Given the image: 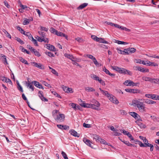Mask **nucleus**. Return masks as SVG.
<instances>
[{
	"instance_id": "1",
	"label": "nucleus",
	"mask_w": 159,
	"mask_h": 159,
	"mask_svg": "<svg viewBox=\"0 0 159 159\" xmlns=\"http://www.w3.org/2000/svg\"><path fill=\"white\" fill-rule=\"evenodd\" d=\"M134 104L137 106L140 112H143L146 111L145 107H144V104L143 102H140L137 100L135 101Z\"/></svg>"
},
{
	"instance_id": "2",
	"label": "nucleus",
	"mask_w": 159,
	"mask_h": 159,
	"mask_svg": "<svg viewBox=\"0 0 159 159\" xmlns=\"http://www.w3.org/2000/svg\"><path fill=\"white\" fill-rule=\"evenodd\" d=\"M129 114L133 117H134L137 121H142V119L141 118L140 116L137 113L134 112H130Z\"/></svg>"
},
{
	"instance_id": "3",
	"label": "nucleus",
	"mask_w": 159,
	"mask_h": 159,
	"mask_svg": "<svg viewBox=\"0 0 159 159\" xmlns=\"http://www.w3.org/2000/svg\"><path fill=\"white\" fill-rule=\"evenodd\" d=\"M65 115L63 114H59V116H57V117L55 119V120L57 122H62L65 120Z\"/></svg>"
},
{
	"instance_id": "4",
	"label": "nucleus",
	"mask_w": 159,
	"mask_h": 159,
	"mask_svg": "<svg viewBox=\"0 0 159 159\" xmlns=\"http://www.w3.org/2000/svg\"><path fill=\"white\" fill-rule=\"evenodd\" d=\"M119 72L120 74H127L130 75H132V73L131 72L122 68H120Z\"/></svg>"
},
{
	"instance_id": "5",
	"label": "nucleus",
	"mask_w": 159,
	"mask_h": 159,
	"mask_svg": "<svg viewBox=\"0 0 159 159\" xmlns=\"http://www.w3.org/2000/svg\"><path fill=\"white\" fill-rule=\"evenodd\" d=\"M111 96H109L108 97L109 100L113 103H114L115 104H118L119 103V101L116 97L111 94Z\"/></svg>"
},
{
	"instance_id": "6",
	"label": "nucleus",
	"mask_w": 159,
	"mask_h": 159,
	"mask_svg": "<svg viewBox=\"0 0 159 159\" xmlns=\"http://www.w3.org/2000/svg\"><path fill=\"white\" fill-rule=\"evenodd\" d=\"M123 84L126 86H136V83H134L133 81H131L130 80H127L125 81Z\"/></svg>"
},
{
	"instance_id": "7",
	"label": "nucleus",
	"mask_w": 159,
	"mask_h": 159,
	"mask_svg": "<svg viewBox=\"0 0 159 159\" xmlns=\"http://www.w3.org/2000/svg\"><path fill=\"white\" fill-rule=\"evenodd\" d=\"M31 64H33L34 66L36 67L39 69H44V66L40 63L38 64L35 62H32Z\"/></svg>"
},
{
	"instance_id": "8",
	"label": "nucleus",
	"mask_w": 159,
	"mask_h": 159,
	"mask_svg": "<svg viewBox=\"0 0 159 159\" xmlns=\"http://www.w3.org/2000/svg\"><path fill=\"white\" fill-rule=\"evenodd\" d=\"M32 83L36 87L39 89H43V88L42 85L36 81H32Z\"/></svg>"
},
{
	"instance_id": "9",
	"label": "nucleus",
	"mask_w": 159,
	"mask_h": 159,
	"mask_svg": "<svg viewBox=\"0 0 159 159\" xmlns=\"http://www.w3.org/2000/svg\"><path fill=\"white\" fill-rule=\"evenodd\" d=\"M83 141L87 145L92 148H93L91 146L92 142L89 140L85 138H84L83 139Z\"/></svg>"
},
{
	"instance_id": "10",
	"label": "nucleus",
	"mask_w": 159,
	"mask_h": 159,
	"mask_svg": "<svg viewBox=\"0 0 159 159\" xmlns=\"http://www.w3.org/2000/svg\"><path fill=\"white\" fill-rule=\"evenodd\" d=\"M46 46L47 47L46 48H47L49 50L54 52L56 51L55 47L53 45H51L50 44H46Z\"/></svg>"
},
{
	"instance_id": "11",
	"label": "nucleus",
	"mask_w": 159,
	"mask_h": 159,
	"mask_svg": "<svg viewBox=\"0 0 159 159\" xmlns=\"http://www.w3.org/2000/svg\"><path fill=\"white\" fill-rule=\"evenodd\" d=\"M57 126L59 128L65 130H68L69 128V127L68 126L66 125H57Z\"/></svg>"
},
{
	"instance_id": "12",
	"label": "nucleus",
	"mask_w": 159,
	"mask_h": 159,
	"mask_svg": "<svg viewBox=\"0 0 159 159\" xmlns=\"http://www.w3.org/2000/svg\"><path fill=\"white\" fill-rule=\"evenodd\" d=\"M69 132L70 133L71 135L75 137H79L80 136V134H78L77 132H76L74 129L70 130L69 131Z\"/></svg>"
},
{
	"instance_id": "13",
	"label": "nucleus",
	"mask_w": 159,
	"mask_h": 159,
	"mask_svg": "<svg viewBox=\"0 0 159 159\" xmlns=\"http://www.w3.org/2000/svg\"><path fill=\"white\" fill-rule=\"evenodd\" d=\"M157 95L155 94H146L145 95V97L148 98H151L152 99L156 100V96Z\"/></svg>"
},
{
	"instance_id": "14",
	"label": "nucleus",
	"mask_w": 159,
	"mask_h": 159,
	"mask_svg": "<svg viewBox=\"0 0 159 159\" xmlns=\"http://www.w3.org/2000/svg\"><path fill=\"white\" fill-rule=\"evenodd\" d=\"M63 89L64 91L66 93H73L72 89L71 88L65 86L63 87Z\"/></svg>"
},
{
	"instance_id": "15",
	"label": "nucleus",
	"mask_w": 159,
	"mask_h": 159,
	"mask_svg": "<svg viewBox=\"0 0 159 159\" xmlns=\"http://www.w3.org/2000/svg\"><path fill=\"white\" fill-rule=\"evenodd\" d=\"M88 5V3H84L80 5L78 7H77V10H81L84 8Z\"/></svg>"
},
{
	"instance_id": "16",
	"label": "nucleus",
	"mask_w": 159,
	"mask_h": 159,
	"mask_svg": "<svg viewBox=\"0 0 159 159\" xmlns=\"http://www.w3.org/2000/svg\"><path fill=\"white\" fill-rule=\"evenodd\" d=\"M103 70L104 71L106 74H108L110 76H112L115 75V74L111 73L110 71L105 68V67H104L103 68Z\"/></svg>"
},
{
	"instance_id": "17",
	"label": "nucleus",
	"mask_w": 159,
	"mask_h": 159,
	"mask_svg": "<svg viewBox=\"0 0 159 159\" xmlns=\"http://www.w3.org/2000/svg\"><path fill=\"white\" fill-rule=\"evenodd\" d=\"M150 147V151L151 152H152L153 151L154 146L152 144L148 143H145L144 147Z\"/></svg>"
},
{
	"instance_id": "18",
	"label": "nucleus",
	"mask_w": 159,
	"mask_h": 159,
	"mask_svg": "<svg viewBox=\"0 0 159 159\" xmlns=\"http://www.w3.org/2000/svg\"><path fill=\"white\" fill-rule=\"evenodd\" d=\"M1 58L2 59L1 60H2V61L5 64H8L6 56L4 55H2V56L1 57Z\"/></svg>"
},
{
	"instance_id": "19",
	"label": "nucleus",
	"mask_w": 159,
	"mask_h": 159,
	"mask_svg": "<svg viewBox=\"0 0 159 159\" xmlns=\"http://www.w3.org/2000/svg\"><path fill=\"white\" fill-rule=\"evenodd\" d=\"M152 78L149 77H142L143 80L146 81H149L151 83L152 82Z\"/></svg>"
},
{
	"instance_id": "20",
	"label": "nucleus",
	"mask_w": 159,
	"mask_h": 159,
	"mask_svg": "<svg viewBox=\"0 0 159 159\" xmlns=\"http://www.w3.org/2000/svg\"><path fill=\"white\" fill-rule=\"evenodd\" d=\"M99 39L98 41V42L99 43L107 44H108L109 43L107 41L105 40L103 38H99Z\"/></svg>"
},
{
	"instance_id": "21",
	"label": "nucleus",
	"mask_w": 159,
	"mask_h": 159,
	"mask_svg": "<svg viewBox=\"0 0 159 159\" xmlns=\"http://www.w3.org/2000/svg\"><path fill=\"white\" fill-rule=\"evenodd\" d=\"M135 123H136L141 128H145L146 127V126L142 123L137 122V121H135Z\"/></svg>"
},
{
	"instance_id": "22",
	"label": "nucleus",
	"mask_w": 159,
	"mask_h": 159,
	"mask_svg": "<svg viewBox=\"0 0 159 159\" xmlns=\"http://www.w3.org/2000/svg\"><path fill=\"white\" fill-rule=\"evenodd\" d=\"M93 139L95 140L97 142H99V141H100V139L101 138L100 137L96 134H93Z\"/></svg>"
},
{
	"instance_id": "23",
	"label": "nucleus",
	"mask_w": 159,
	"mask_h": 159,
	"mask_svg": "<svg viewBox=\"0 0 159 159\" xmlns=\"http://www.w3.org/2000/svg\"><path fill=\"white\" fill-rule=\"evenodd\" d=\"M16 28L18 30H19L20 32L24 35L25 34V32L19 26H17Z\"/></svg>"
},
{
	"instance_id": "24",
	"label": "nucleus",
	"mask_w": 159,
	"mask_h": 159,
	"mask_svg": "<svg viewBox=\"0 0 159 159\" xmlns=\"http://www.w3.org/2000/svg\"><path fill=\"white\" fill-rule=\"evenodd\" d=\"M65 56L66 57L68 58L71 60L72 61H73V59H74V58L72 55L68 54L67 53H65Z\"/></svg>"
},
{
	"instance_id": "25",
	"label": "nucleus",
	"mask_w": 159,
	"mask_h": 159,
	"mask_svg": "<svg viewBox=\"0 0 159 159\" xmlns=\"http://www.w3.org/2000/svg\"><path fill=\"white\" fill-rule=\"evenodd\" d=\"M89 104L88 103H82L81 104H80V105L82 107L84 108H89V106H90Z\"/></svg>"
},
{
	"instance_id": "26",
	"label": "nucleus",
	"mask_w": 159,
	"mask_h": 159,
	"mask_svg": "<svg viewBox=\"0 0 159 159\" xmlns=\"http://www.w3.org/2000/svg\"><path fill=\"white\" fill-rule=\"evenodd\" d=\"M85 89L86 91H87L88 92H93L95 91V89H93V88L88 87L85 88Z\"/></svg>"
},
{
	"instance_id": "27",
	"label": "nucleus",
	"mask_w": 159,
	"mask_h": 159,
	"mask_svg": "<svg viewBox=\"0 0 159 159\" xmlns=\"http://www.w3.org/2000/svg\"><path fill=\"white\" fill-rule=\"evenodd\" d=\"M115 43H117L119 44L126 45L128 44L127 43L119 40H115Z\"/></svg>"
},
{
	"instance_id": "28",
	"label": "nucleus",
	"mask_w": 159,
	"mask_h": 159,
	"mask_svg": "<svg viewBox=\"0 0 159 159\" xmlns=\"http://www.w3.org/2000/svg\"><path fill=\"white\" fill-rule=\"evenodd\" d=\"M92 102L95 104L97 107H99L100 106V103L98 101L94 99H93L92 101Z\"/></svg>"
},
{
	"instance_id": "29",
	"label": "nucleus",
	"mask_w": 159,
	"mask_h": 159,
	"mask_svg": "<svg viewBox=\"0 0 159 159\" xmlns=\"http://www.w3.org/2000/svg\"><path fill=\"white\" fill-rule=\"evenodd\" d=\"M19 60L20 61L22 62L25 64L26 65H29V63H28L27 61L25 60V59H24L22 57H20L19 58Z\"/></svg>"
},
{
	"instance_id": "30",
	"label": "nucleus",
	"mask_w": 159,
	"mask_h": 159,
	"mask_svg": "<svg viewBox=\"0 0 159 159\" xmlns=\"http://www.w3.org/2000/svg\"><path fill=\"white\" fill-rule=\"evenodd\" d=\"M45 53L49 57H54L55 56L53 53L50 52L46 51L45 52Z\"/></svg>"
},
{
	"instance_id": "31",
	"label": "nucleus",
	"mask_w": 159,
	"mask_h": 159,
	"mask_svg": "<svg viewBox=\"0 0 159 159\" xmlns=\"http://www.w3.org/2000/svg\"><path fill=\"white\" fill-rule=\"evenodd\" d=\"M129 48V51H128L129 53H132L135 52L136 51V49L134 48Z\"/></svg>"
},
{
	"instance_id": "32",
	"label": "nucleus",
	"mask_w": 159,
	"mask_h": 159,
	"mask_svg": "<svg viewBox=\"0 0 159 159\" xmlns=\"http://www.w3.org/2000/svg\"><path fill=\"white\" fill-rule=\"evenodd\" d=\"M155 84H159V79L152 78V82Z\"/></svg>"
},
{
	"instance_id": "33",
	"label": "nucleus",
	"mask_w": 159,
	"mask_h": 159,
	"mask_svg": "<svg viewBox=\"0 0 159 159\" xmlns=\"http://www.w3.org/2000/svg\"><path fill=\"white\" fill-rule=\"evenodd\" d=\"M15 39L18 42H19L21 44H23L24 43V41L21 40L20 39L18 38L17 37H15Z\"/></svg>"
},
{
	"instance_id": "34",
	"label": "nucleus",
	"mask_w": 159,
	"mask_h": 159,
	"mask_svg": "<svg viewBox=\"0 0 159 159\" xmlns=\"http://www.w3.org/2000/svg\"><path fill=\"white\" fill-rule=\"evenodd\" d=\"M93 62H94V64L95 65L97 66L100 67L101 66V64L99 63L98 62V61L96 60V59H94V60H93Z\"/></svg>"
},
{
	"instance_id": "35",
	"label": "nucleus",
	"mask_w": 159,
	"mask_h": 159,
	"mask_svg": "<svg viewBox=\"0 0 159 159\" xmlns=\"http://www.w3.org/2000/svg\"><path fill=\"white\" fill-rule=\"evenodd\" d=\"M96 106L95 105L93 104H90V106H89V108H91L93 109H95L96 110H98V107H96L95 106Z\"/></svg>"
},
{
	"instance_id": "36",
	"label": "nucleus",
	"mask_w": 159,
	"mask_h": 159,
	"mask_svg": "<svg viewBox=\"0 0 159 159\" xmlns=\"http://www.w3.org/2000/svg\"><path fill=\"white\" fill-rule=\"evenodd\" d=\"M125 90L127 92L134 93V89H126Z\"/></svg>"
},
{
	"instance_id": "37",
	"label": "nucleus",
	"mask_w": 159,
	"mask_h": 159,
	"mask_svg": "<svg viewBox=\"0 0 159 159\" xmlns=\"http://www.w3.org/2000/svg\"><path fill=\"white\" fill-rule=\"evenodd\" d=\"M102 93L103 95L106 96L108 98L109 96H111V94L109 93L108 92L104 90V92H103Z\"/></svg>"
},
{
	"instance_id": "38",
	"label": "nucleus",
	"mask_w": 159,
	"mask_h": 159,
	"mask_svg": "<svg viewBox=\"0 0 159 159\" xmlns=\"http://www.w3.org/2000/svg\"><path fill=\"white\" fill-rule=\"evenodd\" d=\"M133 68L134 70H138L140 71V70H141V67L139 66H134Z\"/></svg>"
},
{
	"instance_id": "39",
	"label": "nucleus",
	"mask_w": 159,
	"mask_h": 159,
	"mask_svg": "<svg viewBox=\"0 0 159 159\" xmlns=\"http://www.w3.org/2000/svg\"><path fill=\"white\" fill-rule=\"evenodd\" d=\"M111 68L114 70H115L118 72L120 69V68L118 66H111Z\"/></svg>"
},
{
	"instance_id": "40",
	"label": "nucleus",
	"mask_w": 159,
	"mask_h": 159,
	"mask_svg": "<svg viewBox=\"0 0 159 159\" xmlns=\"http://www.w3.org/2000/svg\"><path fill=\"white\" fill-rule=\"evenodd\" d=\"M99 142H100V143H102L103 144H107V143L106 142L105 140L101 138L100 139V141H99Z\"/></svg>"
},
{
	"instance_id": "41",
	"label": "nucleus",
	"mask_w": 159,
	"mask_h": 159,
	"mask_svg": "<svg viewBox=\"0 0 159 159\" xmlns=\"http://www.w3.org/2000/svg\"><path fill=\"white\" fill-rule=\"evenodd\" d=\"M91 38L93 39L97 42L98 41V39H99V38L94 35H92L91 36Z\"/></svg>"
},
{
	"instance_id": "42",
	"label": "nucleus",
	"mask_w": 159,
	"mask_h": 159,
	"mask_svg": "<svg viewBox=\"0 0 159 159\" xmlns=\"http://www.w3.org/2000/svg\"><path fill=\"white\" fill-rule=\"evenodd\" d=\"M70 105L75 110H76V108L77 106L76 104L74 103H70Z\"/></svg>"
},
{
	"instance_id": "43",
	"label": "nucleus",
	"mask_w": 159,
	"mask_h": 159,
	"mask_svg": "<svg viewBox=\"0 0 159 159\" xmlns=\"http://www.w3.org/2000/svg\"><path fill=\"white\" fill-rule=\"evenodd\" d=\"M52 93L53 94H54L56 97H57L58 98H61V97L60 96V95H59L58 93H56V92L52 91Z\"/></svg>"
},
{
	"instance_id": "44",
	"label": "nucleus",
	"mask_w": 159,
	"mask_h": 159,
	"mask_svg": "<svg viewBox=\"0 0 159 159\" xmlns=\"http://www.w3.org/2000/svg\"><path fill=\"white\" fill-rule=\"evenodd\" d=\"M83 126L85 128H89L91 127V125L84 123L83 124Z\"/></svg>"
},
{
	"instance_id": "45",
	"label": "nucleus",
	"mask_w": 159,
	"mask_h": 159,
	"mask_svg": "<svg viewBox=\"0 0 159 159\" xmlns=\"http://www.w3.org/2000/svg\"><path fill=\"white\" fill-rule=\"evenodd\" d=\"M48 29L44 27L40 26V30L41 31H44L46 32L48 31Z\"/></svg>"
},
{
	"instance_id": "46",
	"label": "nucleus",
	"mask_w": 159,
	"mask_h": 159,
	"mask_svg": "<svg viewBox=\"0 0 159 159\" xmlns=\"http://www.w3.org/2000/svg\"><path fill=\"white\" fill-rule=\"evenodd\" d=\"M25 35L28 37V38L30 39L31 38L32 36V35L29 32H27Z\"/></svg>"
},
{
	"instance_id": "47",
	"label": "nucleus",
	"mask_w": 159,
	"mask_h": 159,
	"mask_svg": "<svg viewBox=\"0 0 159 159\" xmlns=\"http://www.w3.org/2000/svg\"><path fill=\"white\" fill-rule=\"evenodd\" d=\"M141 70H140V71L142 72H148L149 71V70L148 69H145L144 68H142V67Z\"/></svg>"
},
{
	"instance_id": "48",
	"label": "nucleus",
	"mask_w": 159,
	"mask_h": 159,
	"mask_svg": "<svg viewBox=\"0 0 159 159\" xmlns=\"http://www.w3.org/2000/svg\"><path fill=\"white\" fill-rule=\"evenodd\" d=\"M30 23L29 20L27 19H25L23 22L24 25H26Z\"/></svg>"
},
{
	"instance_id": "49",
	"label": "nucleus",
	"mask_w": 159,
	"mask_h": 159,
	"mask_svg": "<svg viewBox=\"0 0 159 159\" xmlns=\"http://www.w3.org/2000/svg\"><path fill=\"white\" fill-rule=\"evenodd\" d=\"M33 53L35 55L37 56L38 57H39L41 56V55L39 52L38 51H36V50L33 52Z\"/></svg>"
},
{
	"instance_id": "50",
	"label": "nucleus",
	"mask_w": 159,
	"mask_h": 159,
	"mask_svg": "<svg viewBox=\"0 0 159 159\" xmlns=\"http://www.w3.org/2000/svg\"><path fill=\"white\" fill-rule=\"evenodd\" d=\"M87 56L89 58L91 59L93 61L94 60V59L96 58L91 55L88 54L87 55Z\"/></svg>"
},
{
	"instance_id": "51",
	"label": "nucleus",
	"mask_w": 159,
	"mask_h": 159,
	"mask_svg": "<svg viewBox=\"0 0 159 159\" xmlns=\"http://www.w3.org/2000/svg\"><path fill=\"white\" fill-rule=\"evenodd\" d=\"M151 100L147 99H144L143 102L144 103H146L148 104H151Z\"/></svg>"
},
{
	"instance_id": "52",
	"label": "nucleus",
	"mask_w": 159,
	"mask_h": 159,
	"mask_svg": "<svg viewBox=\"0 0 159 159\" xmlns=\"http://www.w3.org/2000/svg\"><path fill=\"white\" fill-rule=\"evenodd\" d=\"M7 78L5 76H0V80H2V81L5 82L7 80Z\"/></svg>"
},
{
	"instance_id": "53",
	"label": "nucleus",
	"mask_w": 159,
	"mask_h": 159,
	"mask_svg": "<svg viewBox=\"0 0 159 159\" xmlns=\"http://www.w3.org/2000/svg\"><path fill=\"white\" fill-rule=\"evenodd\" d=\"M91 77L93 79L96 80H97L99 78L97 76L94 74L92 75Z\"/></svg>"
},
{
	"instance_id": "54",
	"label": "nucleus",
	"mask_w": 159,
	"mask_h": 159,
	"mask_svg": "<svg viewBox=\"0 0 159 159\" xmlns=\"http://www.w3.org/2000/svg\"><path fill=\"white\" fill-rule=\"evenodd\" d=\"M150 64L149 65V66H158V64L155 62H149Z\"/></svg>"
},
{
	"instance_id": "55",
	"label": "nucleus",
	"mask_w": 159,
	"mask_h": 159,
	"mask_svg": "<svg viewBox=\"0 0 159 159\" xmlns=\"http://www.w3.org/2000/svg\"><path fill=\"white\" fill-rule=\"evenodd\" d=\"M150 117L155 122L157 121V118L155 116H151Z\"/></svg>"
},
{
	"instance_id": "56",
	"label": "nucleus",
	"mask_w": 159,
	"mask_h": 159,
	"mask_svg": "<svg viewBox=\"0 0 159 159\" xmlns=\"http://www.w3.org/2000/svg\"><path fill=\"white\" fill-rule=\"evenodd\" d=\"M43 84L45 86H46L48 88H51V86L49 84H48L47 82H46L45 81H43Z\"/></svg>"
},
{
	"instance_id": "57",
	"label": "nucleus",
	"mask_w": 159,
	"mask_h": 159,
	"mask_svg": "<svg viewBox=\"0 0 159 159\" xmlns=\"http://www.w3.org/2000/svg\"><path fill=\"white\" fill-rule=\"evenodd\" d=\"M51 72L54 75H55L57 76H58V73L57 72V71L54 69H52L51 70Z\"/></svg>"
},
{
	"instance_id": "58",
	"label": "nucleus",
	"mask_w": 159,
	"mask_h": 159,
	"mask_svg": "<svg viewBox=\"0 0 159 159\" xmlns=\"http://www.w3.org/2000/svg\"><path fill=\"white\" fill-rule=\"evenodd\" d=\"M20 7L22 9H25L26 10H28L27 9L28 8V7L26 5H24L22 4H20Z\"/></svg>"
},
{
	"instance_id": "59",
	"label": "nucleus",
	"mask_w": 159,
	"mask_h": 159,
	"mask_svg": "<svg viewBox=\"0 0 159 159\" xmlns=\"http://www.w3.org/2000/svg\"><path fill=\"white\" fill-rule=\"evenodd\" d=\"M57 30L53 28H51L50 30V32L53 34H55Z\"/></svg>"
},
{
	"instance_id": "60",
	"label": "nucleus",
	"mask_w": 159,
	"mask_h": 159,
	"mask_svg": "<svg viewBox=\"0 0 159 159\" xmlns=\"http://www.w3.org/2000/svg\"><path fill=\"white\" fill-rule=\"evenodd\" d=\"M35 38L39 42H42L43 41V39H41L40 37H39L38 36H37V37H35Z\"/></svg>"
},
{
	"instance_id": "61",
	"label": "nucleus",
	"mask_w": 159,
	"mask_h": 159,
	"mask_svg": "<svg viewBox=\"0 0 159 159\" xmlns=\"http://www.w3.org/2000/svg\"><path fill=\"white\" fill-rule=\"evenodd\" d=\"M40 99L42 101L44 102H48V100L46 98L44 97L43 96L41 97L40 98Z\"/></svg>"
},
{
	"instance_id": "62",
	"label": "nucleus",
	"mask_w": 159,
	"mask_h": 159,
	"mask_svg": "<svg viewBox=\"0 0 159 159\" xmlns=\"http://www.w3.org/2000/svg\"><path fill=\"white\" fill-rule=\"evenodd\" d=\"M43 92L42 91H39L38 92V95L40 98L43 96Z\"/></svg>"
},
{
	"instance_id": "63",
	"label": "nucleus",
	"mask_w": 159,
	"mask_h": 159,
	"mask_svg": "<svg viewBox=\"0 0 159 159\" xmlns=\"http://www.w3.org/2000/svg\"><path fill=\"white\" fill-rule=\"evenodd\" d=\"M4 5L8 8H10V6L8 4L7 2L6 1H4L3 2Z\"/></svg>"
},
{
	"instance_id": "64",
	"label": "nucleus",
	"mask_w": 159,
	"mask_h": 159,
	"mask_svg": "<svg viewBox=\"0 0 159 159\" xmlns=\"http://www.w3.org/2000/svg\"><path fill=\"white\" fill-rule=\"evenodd\" d=\"M38 32L40 35H41L42 37H45V33L41 31H38Z\"/></svg>"
}]
</instances>
